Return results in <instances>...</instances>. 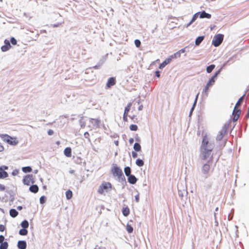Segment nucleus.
I'll list each match as a JSON object with an SVG mask.
<instances>
[{
    "label": "nucleus",
    "mask_w": 249,
    "mask_h": 249,
    "mask_svg": "<svg viewBox=\"0 0 249 249\" xmlns=\"http://www.w3.org/2000/svg\"><path fill=\"white\" fill-rule=\"evenodd\" d=\"M136 164L139 167L142 166L144 165V162L142 160L138 159L136 161Z\"/></svg>",
    "instance_id": "31"
},
{
    "label": "nucleus",
    "mask_w": 249,
    "mask_h": 249,
    "mask_svg": "<svg viewBox=\"0 0 249 249\" xmlns=\"http://www.w3.org/2000/svg\"><path fill=\"white\" fill-rule=\"evenodd\" d=\"M38 187L36 185H32L29 188L30 191L34 193L38 192Z\"/></svg>",
    "instance_id": "20"
},
{
    "label": "nucleus",
    "mask_w": 249,
    "mask_h": 249,
    "mask_svg": "<svg viewBox=\"0 0 249 249\" xmlns=\"http://www.w3.org/2000/svg\"><path fill=\"white\" fill-rule=\"evenodd\" d=\"M130 129L132 131H137L138 130V126L136 124H131L129 126Z\"/></svg>",
    "instance_id": "39"
},
{
    "label": "nucleus",
    "mask_w": 249,
    "mask_h": 249,
    "mask_svg": "<svg viewBox=\"0 0 249 249\" xmlns=\"http://www.w3.org/2000/svg\"><path fill=\"white\" fill-rule=\"evenodd\" d=\"M172 60L171 58L169 56L168 58L166 59L159 66V69H162L164 68L168 64H169Z\"/></svg>",
    "instance_id": "16"
},
{
    "label": "nucleus",
    "mask_w": 249,
    "mask_h": 249,
    "mask_svg": "<svg viewBox=\"0 0 249 249\" xmlns=\"http://www.w3.org/2000/svg\"><path fill=\"white\" fill-rule=\"evenodd\" d=\"M90 124L94 128H98L100 127L101 124V120L99 119L90 118L89 120Z\"/></svg>",
    "instance_id": "9"
},
{
    "label": "nucleus",
    "mask_w": 249,
    "mask_h": 249,
    "mask_svg": "<svg viewBox=\"0 0 249 249\" xmlns=\"http://www.w3.org/2000/svg\"><path fill=\"white\" fill-rule=\"evenodd\" d=\"M111 172L114 176H117L119 178L124 176L122 169L117 166L113 167L112 168Z\"/></svg>",
    "instance_id": "7"
},
{
    "label": "nucleus",
    "mask_w": 249,
    "mask_h": 249,
    "mask_svg": "<svg viewBox=\"0 0 249 249\" xmlns=\"http://www.w3.org/2000/svg\"><path fill=\"white\" fill-rule=\"evenodd\" d=\"M2 168V171H4L5 170H7L8 169V167L6 166H1Z\"/></svg>",
    "instance_id": "52"
},
{
    "label": "nucleus",
    "mask_w": 249,
    "mask_h": 249,
    "mask_svg": "<svg viewBox=\"0 0 249 249\" xmlns=\"http://www.w3.org/2000/svg\"><path fill=\"white\" fill-rule=\"evenodd\" d=\"M84 135H85V137L87 138V136H89V134L88 132H87L85 133Z\"/></svg>",
    "instance_id": "55"
},
{
    "label": "nucleus",
    "mask_w": 249,
    "mask_h": 249,
    "mask_svg": "<svg viewBox=\"0 0 249 249\" xmlns=\"http://www.w3.org/2000/svg\"><path fill=\"white\" fill-rule=\"evenodd\" d=\"M210 170V165L208 163L205 164L202 168V173L206 175H208L209 171Z\"/></svg>",
    "instance_id": "14"
},
{
    "label": "nucleus",
    "mask_w": 249,
    "mask_h": 249,
    "mask_svg": "<svg viewBox=\"0 0 249 249\" xmlns=\"http://www.w3.org/2000/svg\"><path fill=\"white\" fill-rule=\"evenodd\" d=\"M218 73H219V71H217V72H216L214 74V75H213L212 77H211V78H213V80H214V78H215V77H217V75L218 74Z\"/></svg>",
    "instance_id": "49"
},
{
    "label": "nucleus",
    "mask_w": 249,
    "mask_h": 249,
    "mask_svg": "<svg viewBox=\"0 0 249 249\" xmlns=\"http://www.w3.org/2000/svg\"><path fill=\"white\" fill-rule=\"evenodd\" d=\"M155 75H156L157 77H160V71H156L155 72Z\"/></svg>",
    "instance_id": "50"
},
{
    "label": "nucleus",
    "mask_w": 249,
    "mask_h": 249,
    "mask_svg": "<svg viewBox=\"0 0 249 249\" xmlns=\"http://www.w3.org/2000/svg\"><path fill=\"white\" fill-rule=\"evenodd\" d=\"M134 149L136 151H140L141 150V146L138 143H135L134 144Z\"/></svg>",
    "instance_id": "35"
},
{
    "label": "nucleus",
    "mask_w": 249,
    "mask_h": 249,
    "mask_svg": "<svg viewBox=\"0 0 249 249\" xmlns=\"http://www.w3.org/2000/svg\"><path fill=\"white\" fill-rule=\"evenodd\" d=\"M124 171L125 174L126 176H128L130 175L131 169L129 167H125Z\"/></svg>",
    "instance_id": "33"
},
{
    "label": "nucleus",
    "mask_w": 249,
    "mask_h": 249,
    "mask_svg": "<svg viewBox=\"0 0 249 249\" xmlns=\"http://www.w3.org/2000/svg\"><path fill=\"white\" fill-rule=\"evenodd\" d=\"M8 244L7 242H2L1 243V249H7Z\"/></svg>",
    "instance_id": "38"
},
{
    "label": "nucleus",
    "mask_w": 249,
    "mask_h": 249,
    "mask_svg": "<svg viewBox=\"0 0 249 249\" xmlns=\"http://www.w3.org/2000/svg\"><path fill=\"white\" fill-rule=\"evenodd\" d=\"M11 42L13 45H16L17 43L16 39L14 37L11 38Z\"/></svg>",
    "instance_id": "44"
},
{
    "label": "nucleus",
    "mask_w": 249,
    "mask_h": 249,
    "mask_svg": "<svg viewBox=\"0 0 249 249\" xmlns=\"http://www.w3.org/2000/svg\"><path fill=\"white\" fill-rule=\"evenodd\" d=\"M199 14V13H197L193 16L191 21L187 25V27L189 26L193 22H194L196 19V18H198Z\"/></svg>",
    "instance_id": "23"
},
{
    "label": "nucleus",
    "mask_w": 249,
    "mask_h": 249,
    "mask_svg": "<svg viewBox=\"0 0 249 249\" xmlns=\"http://www.w3.org/2000/svg\"><path fill=\"white\" fill-rule=\"evenodd\" d=\"M0 147L2 148V150H3L4 148H3V146H0Z\"/></svg>",
    "instance_id": "60"
},
{
    "label": "nucleus",
    "mask_w": 249,
    "mask_h": 249,
    "mask_svg": "<svg viewBox=\"0 0 249 249\" xmlns=\"http://www.w3.org/2000/svg\"><path fill=\"white\" fill-rule=\"evenodd\" d=\"M224 36L222 34L215 35L212 41V44L215 47L219 46L223 40Z\"/></svg>",
    "instance_id": "4"
},
{
    "label": "nucleus",
    "mask_w": 249,
    "mask_h": 249,
    "mask_svg": "<svg viewBox=\"0 0 249 249\" xmlns=\"http://www.w3.org/2000/svg\"><path fill=\"white\" fill-rule=\"evenodd\" d=\"M22 170L24 173H28L31 172L32 168L29 166L24 167L22 168Z\"/></svg>",
    "instance_id": "37"
},
{
    "label": "nucleus",
    "mask_w": 249,
    "mask_h": 249,
    "mask_svg": "<svg viewBox=\"0 0 249 249\" xmlns=\"http://www.w3.org/2000/svg\"><path fill=\"white\" fill-rule=\"evenodd\" d=\"M0 229H1V231H2L4 230V227L1 225Z\"/></svg>",
    "instance_id": "56"
},
{
    "label": "nucleus",
    "mask_w": 249,
    "mask_h": 249,
    "mask_svg": "<svg viewBox=\"0 0 249 249\" xmlns=\"http://www.w3.org/2000/svg\"><path fill=\"white\" fill-rule=\"evenodd\" d=\"M199 17L201 18H211V15L206 13L205 11H203L200 14Z\"/></svg>",
    "instance_id": "21"
},
{
    "label": "nucleus",
    "mask_w": 249,
    "mask_h": 249,
    "mask_svg": "<svg viewBox=\"0 0 249 249\" xmlns=\"http://www.w3.org/2000/svg\"><path fill=\"white\" fill-rule=\"evenodd\" d=\"M18 214V212L15 209H11L10 211V215L12 217H16Z\"/></svg>",
    "instance_id": "25"
},
{
    "label": "nucleus",
    "mask_w": 249,
    "mask_h": 249,
    "mask_svg": "<svg viewBox=\"0 0 249 249\" xmlns=\"http://www.w3.org/2000/svg\"><path fill=\"white\" fill-rule=\"evenodd\" d=\"M185 51H186L185 48L182 49L170 56L172 60L174 58H179L181 56V53H184Z\"/></svg>",
    "instance_id": "12"
},
{
    "label": "nucleus",
    "mask_w": 249,
    "mask_h": 249,
    "mask_svg": "<svg viewBox=\"0 0 249 249\" xmlns=\"http://www.w3.org/2000/svg\"><path fill=\"white\" fill-rule=\"evenodd\" d=\"M4 237L3 235H1V243L2 242H4Z\"/></svg>",
    "instance_id": "53"
},
{
    "label": "nucleus",
    "mask_w": 249,
    "mask_h": 249,
    "mask_svg": "<svg viewBox=\"0 0 249 249\" xmlns=\"http://www.w3.org/2000/svg\"><path fill=\"white\" fill-rule=\"evenodd\" d=\"M19 233L21 235H26L28 233V231L26 229H22L19 230Z\"/></svg>",
    "instance_id": "34"
},
{
    "label": "nucleus",
    "mask_w": 249,
    "mask_h": 249,
    "mask_svg": "<svg viewBox=\"0 0 249 249\" xmlns=\"http://www.w3.org/2000/svg\"><path fill=\"white\" fill-rule=\"evenodd\" d=\"M122 213L124 216H128L130 213V210L129 208L127 206L124 207L122 210Z\"/></svg>",
    "instance_id": "22"
},
{
    "label": "nucleus",
    "mask_w": 249,
    "mask_h": 249,
    "mask_svg": "<svg viewBox=\"0 0 249 249\" xmlns=\"http://www.w3.org/2000/svg\"><path fill=\"white\" fill-rule=\"evenodd\" d=\"M215 82V80H213V78H211L206 85L205 89H204V92L206 94H208V90L209 87L212 86Z\"/></svg>",
    "instance_id": "13"
},
{
    "label": "nucleus",
    "mask_w": 249,
    "mask_h": 249,
    "mask_svg": "<svg viewBox=\"0 0 249 249\" xmlns=\"http://www.w3.org/2000/svg\"><path fill=\"white\" fill-rule=\"evenodd\" d=\"M64 155L67 157H71V149L70 147H67L64 151Z\"/></svg>",
    "instance_id": "19"
},
{
    "label": "nucleus",
    "mask_w": 249,
    "mask_h": 249,
    "mask_svg": "<svg viewBox=\"0 0 249 249\" xmlns=\"http://www.w3.org/2000/svg\"><path fill=\"white\" fill-rule=\"evenodd\" d=\"M241 114V110L236 108H234L232 112L233 121H236L239 118Z\"/></svg>",
    "instance_id": "10"
},
{
    "label": "nucleus",
    "mask_w": 249,
    "mask_h": 249,
    "mask_svg": "<svg viewBox=\"0 0 249 249\" xmlns=\"http://www.w3.org/2000/svg\"><path fill=\"white\" fill-rule=\"evenodd\" d=\"M40 203L41 204H44L46 201V197L44 196H42L40 197L39 199Z\"/></svg>",
    "instance_id": "42"
},
{
    "label": "nucleus",
    "mask_w": 249,
    "mask_h": 249,
    "mask_svg": "<svg viewBox=\"0 0 249 249\" xmlns=\"http://www.w3.org/2000/svg\"><path fill=\"white\" fill-rule=\"evenodd\" d=\"M8 174L5 171H2V168L1 167V178H4L8 177Z\"/></svg>",
    "instance_id": "30"
},
{
    "label": "nucleus",
    "mask_w": 249,
    "mask_h": 249,
    "mask_svg": "<svg viewBox=\"0 0 249 249\" xmlns=\"http://www.w3.org/2000/svg\"><path fill=\"white\" fill-rule=\"evenodd\" d=\"M0 188H1V190H4V189H5L4 187V186L2 187L1 185Z\"/></svg>",
    "instance_id": "58"
},
{
    "label": "nucleus",
    "mask_w": 249,
    "mask_h": 249,
    "mask_svg": "<svg viewBox=\"0 0 249 249\" xmlns=\"http://www.w3.org/2000/svg\"><path fill=\"white\" fill-rule=\"evenodd\" d=\"M218 73H219V71H217V72H216L214 74V75H213L212 77H211V78H213V80H214V78H215V77H217V75L218 74Z\"/></svg>",
    "instance_id": "51"
},
{
    "label": "nucleus",
    "mask_w": 249,
    "mask_h": 249,
    "mask_svg": "<svg viewBox=\"0 0 249 249\" xmlns=\"http://www.w3.org/2000/svg\"><path fill=\"white\" fill-rule=\"evenodd\" d=\"M126 231H127L129 233H131L133 232V228H132V227L129 225V224H127L126 225Z\"/></svg>",
    "instance_id": "36"
},
{
    "label": "nucleus",
    "mask_w": 249,
    "mask_h": 249,
    "mask_svg": "<svg viewBox=\"0 0 249 249\" xmlns=\"http://www.w3.org/2000/svg\"><path fill=\"white\" fill-rule=\"evenodd\" d=\"M27 247L26 243L25 241H19L18 243V247L19 249H25Z\"/></svg>",
    "instance_id": "17"
},
{
    "label": "nucleus",
    "mask_w": 249,
    "mask_h": 249,
    "mask_svg": "<svg viewBox=\"0 0 249 249\" xmlns=\"http://www.w3.org/2000/svg\"><path fill=\"white\" fill-rule=\"evenodd\" d=\"M244 96L243 95L239 99L238 101H237L235 105L234 108H237V107L241 105V104L242 103L243 101Z\"/></svg>",
    "instance_id": "29"
},
{
    "label": "nucleus",
    "mask_w": 249,
    "mask_h": 249,
    "mask_svg": "<svg viewBox=\"0 0 249 249\" xmlns=\"http://www.w3.org/2000/svg\"><path fill=\"white\" fill-rule=\"evenodd\" d=\"M132 155L133 158H136L137 157V153L135 152H132Z\"/></svg>",
    "instance_id": "47"
},
{
    "label": "nucleus",
    "mask_w": 249,
    "mask_h": 249,
    "mask_svg": "<svg viewBox=\"0 0 249 249\" xmlns=\"http://www.w3.org/2000/svg\"><path fill=\"white\" fill-rule=\"evenodd\" d=\"M230 123H226L224 124L222 129L219 132L218 134L216 136V140L217 141H221L227 133V130L229 127Z\"/></svg>",
    "instance_id": "2"
},
{
    "label": "nucleus",
    "mask_w": 249,
    "mask_h": 249,
    "mask_svg": "<svg viewBox=\"0 0 249 249\" xmlns=\"http://www.w3.org/2000/svg\"><path fill=\"white\" fill-rule=\"evenodd\" d=\"M23 182L25 185H30L35 183V179L33 175H27L23 179Z\"/></svg>",
    "instance_id": "6"
},
{
    "label": "nucleus",
    "mask_w": 249,
    "mask_h": 249,
    "mask_svg": "<svg viewBox=\"0 0 249 249\" xmlns=\"http://www.w3.org/2000/svg\"><path fill=\"white\" fill-rule=\"evenodd\" d=\"M66 196L67 199H70L71 198L72 196V193L70 190H69L66 191Z\"/></svg>",
    "instance_id": "26"
},
{
    "label": "nucleus",
    "mask_w": 249,
    "mask_h": 249,
    "mask_svg": "<svg viewBox=\"0 0 249 249\" xmlns=\"http://www.w3.org/2000/svg\"><path fill=\"white\" fill-rule=\"evenodd\" d=\"M135 200L137 202H138L139 201V195H137L135 196Z\"/></svg>",
    "instance_id": "48"
},
{
    "label": "nucleus",
    "mask_w": 249,
    "mask_h": 249,
    "mask_svg": "<svg viewBox=\"0 0 249 249\" xmlns=\"http://www.w3.org/2000/svg\"><path fill=\"white\" fill-rule=\"evenodd\" d=\"M136 46L138 48L140 47L141 44V41L138 39H136L134 41Z\"/></svg>",
    "instance_id": "41"
},
{
    "label": "nucleus",
    "mask_w": 249,
    "mask_h": 249,
    "mask_svg": "<svg viewBox=\"0 0 249 249\" xmlns=\"http://www.w3.org/2000/svg\"><path fill=\"white\" fill-rule=\"evenodd\" d=\"M116 84V79L114 77L109 78L106 84L107 88H110Z\"/></svg>",
    "instance_id": "11"
},
{
    "label": "nucleus",
    "mask_w": 249,
    "mask_h": 249,
    "mask_svg": "<svg viewBox=\"0 0 249 249\" xmlns=\"http://www.w3.org/2000/svg\"><path fill=\"white\" fill-rule=\"evenodd\" d=\"M128 181L130 184H134L136 183V182L137 181V179L134 175H130L128 176Z\"/></svg>",
    "instance_id": "18"
},
{
    "label": "nucleus",
    "mask_w": 249,
    "mask_h": 249,
    "mask_svg": "<svg viewBox=\"0 0 249 249\" xmlns=\"http://www.w3.org/2000/svg\"><path fill=\"white\" fill-rule=\"evenodd\" d=\"M112 187L110 183L108 182H103L101 185L99 186L98 192L100 194H103L104 191L107 192L108 189H111Z\"/></svg>",
    "instance_id": "3"
},
{
    "label": "nucleus",
    "mask_w": 249,
    "mask_h": 249,
    "mask_svg": "<svg viewBox=\"0 0 249 249\" xmlns=\"http://www.w3.org/2000/svg\"><path fill=\"white\" fill-rule=\"evenodd\" d=\"M2 1V0H1V1Z\"/></svg>",
    "instance_id": "61"
},
{
    "label": "nucleus",
    "mask_w": 249,
    "mask_h": 249,
    "mask_svg": "<svg viewBox=\"0 0 249 249\" xmlns=\"http://www.w3.org/2000/svg\"><path fill=\"white\" fill-rule=\"evenodd\" d=\"M215 65L213 64L211 65L207 68L206 71L208 73L211 72L214 69Z\"/></svg>",
    "instance_id": "32"
},
{
    "label": "nucleus",
    "mask_w": 249,
    "mask_h": 249,
    "mask_svg": "<svg viewBox=\"0 0 249 249\" xmlns=\"http://www.w3.org/2000/svg\"><path fill=\"white\" fill-rule=\"evenodd\" d=\"M54 133L52 129H49L48 131V134L49 135H52Z\"/></svg>",
    "instance_id": "45"
},
{
    "label": "nucleus",
    "mask_w": 249,
    "mask_h": 249,
    "mask_svg": "<svg viewBox=\"0 0 249 249\" xmlns=\"http://www.w3.org/2000/svg\"><path fill=\"white\" fill-rule=\"evenodd\" d=\"M1 138L3 141L11 145H16L18 143V141L16 138L12 137L8 135H2Z\"/></svg>",
    "instance_id": "1"
},
{
    "label": "nucleus",
    "mask_w": 249,
    "mask_h": 249,
    "mask_svg": "<svg viewBox=\"0 0 249 249\" xmlns=\"http://www.w3.org/2000/svg\"><path fill=\"white\" fill-rule=\"evenodd\" d=\"M204 37L203 36H198L196 38L195 41V44L196 45H199L201 42L203 40Z\"/></svg>",
    "instance_id": "24"
},
{
    "label": "nucleus",
    "mask_w": 249,
    "mask_h": 249,
    "mask_svg": "<svg viewBox=\"0 0 249 249\" xmlns=\"http://www.w3.org/2000/svg\"><path fill=\"white\" fill-rule=\"evenodd\" d=\"M139 110L142 109V108H141V107H139Z\"/></svg>",
    "instance_id": "59"
},
{
    "label": "nucleus",
    "mask_w": 249,
    "mask_h": 249,
    "mask_svg": "<svg viewBox=\"0 0 249 249\" xmlns=\"http://www.w3.org/2000/svg\"><path fill=\"white\" fill-rule=\"evenodd\" d=\"M129 141L130 143H132L134 142V140L133 138H130Z\"/></svg>",
    "instance_id": "54"
},
{
    "label": "nucleus",
    "mask_w": 249,
    "mask_h": 249,
    "mask_svg": "<svg viewBox=\"0 0 249 249\" xmlns=\"http://www.w3.org/2000/svg\"><path fill=\"white\" fill-rule=\"evenodd\" d=\"M21 227L24 229H26L29 227V223L28 221L25 220L21 223Z\"/></svg>",
    "instance_id": "28"
},
{
    "label": "nucleus",
    "mask_w": 249,
    "mask_h": 249,
    "mask_svg": "<svg viewBox=\"0 0 249 249\" xmlns=\"http://www.w3.org/2000/svg\"><path fill=\"white\" fill-rule=\"evenodd\" d=\"M18 173V170H14L12 174L13 176H16Z\"/></svg>",
    "instance_id": "46"
},
{
    "label": "nucleus",
    "mask_w": 249,
    "mask_h": 249,
    "mask_svg": "<svg viewBox=\"0 0 249 249\" xmlns=\"http://www.w3.org/2000/svg\"><path fill=\"white\" fill-rule=\"evenodd\" d=\"M4 43L5 45L1 47V50L3 52L7 51L11 47V46L8 40H5L4 41Z\"/></svg>",
    "instance_id": "15"
},
{
    "label": "nucleus",
    "mask_w": 249,
    "mask_h": 249,
    "mask_svg": "<svg viewBox=\"0 0 249 249\" xmlns=\"http://www.w3.org/2000/svg\"><path fill=\"white\" fill-rule=\"evenodd\" d=\"M210 146H213L211 144H209V140L207 136L206 135L204 136L203 138L202 145H201V149H209Z\"/></svg>",
    "instance_id": "8"
},
{
    "label": "nucleus",
    "mask_w": 249,
    "mask_h": 249,
    "mask_svg": "<svg viewBox=\"0 0 249 249\" xmlns=\"http://www.w3.org/2000/svg\"><path fill=\"white\" fill-rule=\"evenodd\" d=\"M127 116H128V113H124L123 115V120L124 122H127Z\"/></svg>",
    "instance_id": "43"
},
{
    "label": "nucleus",
    "mask_w": 249,
    "mask_h": 249,
    "mask_svg": "<svg viewBox=\"0 0 249 249\" xmlns=\"http://www.w3.org/2000/svg\"><path fill=\"white\" fill-rule=\"evenodd\" d=\"M213 146H210L209 149H202L201 152V159L202 160H206L210 156L211 154V152L213 150Z\"/></svg>",
    "instance_id": "5"
},
{
    "label": "nucleus",
    "mask_w": 249,
    "mask_h": 249,
    "mask_svg": "<svg viewBox=\"0 0 249 249\" xmlns=\"http://www.w3.org/2000/svg\"><path fill=\"white\" fill-rule=\"evenodd\" d=\"M198 94H199V93H198V94L196 95V98H195V101H194V104H193V107H192V108H191V112H192V111L194 109V108H195V106H196V102H197V99H198Z\"/></svg>",
    "instance_id": "40"
},
{
    "label": "nucleus",
    "mask_w": 249,
    "mask_h": 249,
    "mask_svg": "<svg viewBox=\"0 0 249 249\" xmlns=\"http://www.w3.org/2000/svg\"><path fill=\"white\" fill-rule=\"evenodd\" d=\"M18 209L19 210H21L22 209V207L21 206H18Z\"/></svg>",
    "instance_id": "57"
},
{
    "label": "nucleus",
    "mask_w": 249,
    "mask_h": 249,
    "mask_svg": "<svg viewBox=\"0 0 249 249\" xmlns=\"http://www.w3.org/2000/svg\"><path fill=\"white\" fill-rule=\"evenodd\" d=\"M131 106H132V103H129L127 105L126 107H125L124 112L125 113H128V112H129V111L130 110Z\"/></svg>",
    "instance_id": "27"
}]
</instances>
